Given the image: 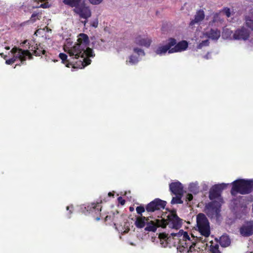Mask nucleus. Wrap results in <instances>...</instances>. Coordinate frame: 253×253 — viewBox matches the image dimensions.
<instances>
[{
  "mask_svg": "<svg viewBox=\"0 0 253 253\" xmlns=\"http://www.w3.org/2000/svg\"><path fill=\"white\" fill-rule=\"evenodd\" d=\"M188 47V43L186 41L183 40L178 43L176 42L175 44L171 47V49L169 51V53H173L184 51Z\"/></svg>",
  "mask_w": 253,
  "mask_h": 253,
  "instance_id": "14",
  "label": "nucleus"
},
{
  "mask_svg": "<svg viewBox=\"0 0 253 253\" xmlns=\"http://www.w3.org/2000/svg\"><path fill=\"white\" fill-rule=\"evenodd\" d=\"M197 227L201 235L208 237L211 233L210 223L206 216L200 213L196 217Z\"/></svg>",
  "mask_w": 253,
  "mask_h": 253,
  "instance_id": "5",
  "label": "nucleus"
},
{
  "mask_svg": "<svg viewBox=\"0 0 253 253\" xmlns=\"http://www.w3.org/2000/svg\"><path fill=\"white\" fill-rule=\"evenodd\" d=\"M27 42V40H25V41L23 43L25 44V43H26V42Z\"/></svg>",
  "mask_w": 253,
  "mask_h": 253,
  "instance_id": "48",
  "label": "nucleus"
},
{
  "mask_svg": "<svg viewBox=\"0 0 253 253\" xmlns=\"http://www.w3.org/2000/svg\"><path fill=\"white\" fill-rule=\"evenodd\" d=\"M37 47H38L37 43L35 45L30 44L29 46V49L33 51V55L36 56H40V53L38 51V48Z\"/></svg>",
  "mask_w": 253,
  "mask_h": 253,
  "instance_id": "24",
  "label": "nucleus"
},
{
  "mask_svg": "<svg viewBox=\"0 0 253 253\" xmlns=\"http://www.w3.org/2000/svg\"><path fill=\"white\" fill-rule=\"evenodd\" d=\"M11 51L12 53L15 54L14 57L13 58L6 60L5 61L6 64L11 65L13 64L15 61L16 58H19L20 60L21 63H23L24 61H26V58L27 56L28 57L29 59H33L32 54L28 50H23L21 48L13 47L11 49Z\"/></svg>",
  "mask_w": 253,
  "mask_h": 253,
  "instance_id": "6",
  "label": "nucleus"
},
{
  "mask_svg": "<svg viewBox=\"0 0 253 253\" xmlns=\"http://www.w3.org/2000/svg\"><path fill=\"white\" fill-rule=\"evenodd\" d=\"M167 202L159 198L155 199L146 206V211L148 212H154L156 211L164 209Z\"/></svg>",
  "mask_w": 253,
  "mask_h": 253,
  "instance_id": "10",
  "label": "nucleus"
},
{
  "mask_svg": "<svg viewBox=\"0 0 253 253\" xmlns=\"http://www.w3.org/2000/svg\"><path fill=\"white\" fill-rule=\"evenodd\" d=\"M64 3L71 7H74L73 11L79 15L81 19H88L91 16L89 6L85 1H63Z\"/></svg>",
  "mask_w": 253,
  "mask_h": 253,
  "instance_id": "4",
  "label": "nucleus"
},
{
  "mask_svg": "<svg viewBox=\"0 0 253 253\" xmlns=\"http://www.w3.org/2000/svg\"><path fill=\"white\" fill-rule=\"evenodd\" d=\"M146 226L144 228L145 231L148 232H155L159 227L165 228L167 226V222L164 219H156L155 220H147Z\"/></svg>",
  "mask_w": 253,
  "mask_h": 253,
  "instance_id": "9",
  "label": "nucleus"
},
{
  "mask_svg": "<svg viewBox=\"0 0 253 253\" xmlns=\"http://www.w3.org/2000/svg\"><path fill=\"white\" fill-rule=\"evenodd\" d=\"M224 13L226 14L227 17H229L230 16V10L228 8H225L223 10Z\"/></svg>",
  "mask_w": 253,
  "mask_h": 253,
  "instance_id": "40",
  "label": "nucleus"
},
{
  "mask_svg": "<svg viewBox=\"0 0 253 253\" xmlns=\"http://www.w3.org/2000/svg\"><path fill=\"white\" fill-rule=\"evenodd\" d=\"M5 48L7 50L9 49V47L7 46V47H6Z\"/></svg>",
  "mask_w": 253,
  "mask_h": 253,
  "instance_id": "47",
  "label": "nucleus"
},
{
  "mask_svg": "<svg viewBox=\"0 0 253 253\" xmlns=\"http://www.w3.org/2000/svg\"><path fill=\"white\" fill-rule=\"evenodd\" d=\"M221 205L217 201H212L205 206V211L211 219H218L220 217Z\"/></svg>",
  "mask_w": 253,
  "mask_h": 253,
  "instance_id": "7",
  "label": "nucleus"
},
{
  "mask_svg": "<svg viewBox=\"0 0 253 253\" xmlns=\"http://www.w3.org/2000/svg\"><path fill=\"white\" fill-rule=\"evenodd\" d=\"M73 209H74V207L72 205L70 206H67L66 207V210L67 211H69V216H68L69 218L70 217V215L73 212Z\"/></svg>",
  "mask_w": 253,
  "mask_h": 253,
  "instance_id": "39",
  "label": "nucleus"
},
{
  "mask_svg": "<svg viewBox=\"0 0 253 253\" xmlns=\"http://www.w3.org/2000/svg\"><path fill=\"white\" fill-rule=\"evenodd\" d=\"M59 57L62 60V62L65 64L66 67H70L71 66L74 68H78L74 60L72 59L71 57L69 59H67V55L65 53H60L59 55Z\"/></svg>",
  "mask_w": 253,
  "mask_h": 253,
  "instance_id": "19",
  "label": "nucleus"
},
{
  "mask_svg": "<svg viewBox=\"0 0 253 253\" xmlns=\"http://www.w3.org/2000/svg\"><path fill=\"white\" fill-rule=\"evenodd\" d=\"M38 51L40 53V56L42 55H45L46 51L44 50L42 47L41 46V44H38Z\"/></svg>",
  "mask_w": 253,
  "mask_h": 253,
  "instance_id": "35",
  "label": "nucleus"
},
{
  "mask_svg": "<svg viewBox=\"0 0 253 253\" xmlns=\"http://www.w3.org/2000/svg\"><path fill=\"white\" fill-rule=\"evenodd\" d=\"M159 238L160 239L161 244H164L165 242V244L167 245L168 244V241L169 240V237H168V235L166 233H160L159 235Z\"/></svg>",
  "mask_w": 253,
  "mask_h": 253,
  "instance_id": "25",
  "label": "nucleus"
},
{
  "mask_svg": "<svg viewBox=\"0 0 253 253\" xmlns=\"http://www.w3.org/2000/svg\"><path fill=\"white\" fill-rule=\"evenodd\" d=\"M101 205L100 203H92L89 204L85 209L87 211L92 214L95 219L97 221L100 219V212L101 211Z\"/></svg>",
  "mask_w": 253,
  "mask_h": 253,
  "instance_id": "11",
  "label": "nucleus"
},
{
  "mask_svg": "<svg viewBox=\"0 0 253 253\" xmlns=\"http://www.w3.org/2000/svg\"><path fill=\"white\" fill-rule=\"evenodd\" d=\"M138 61V58L133 55H131L129 57L128 62L131 64H135Z\"/></svg>",
  "mask_w": 253,
  "mask_h": 253,
  "instance_id": "31",
  "label": "nucleus"
},
{
  "mask_svg": "<svg viewBox=\"0 0 253 253\" xmlns=\"http://www.w3.org/2000/svg\"><path fill=\"white\" fill-rule=\"evenodd\" d=\"M89 42L88 36L84 33L79 34L77 42L74 45L68 48L67 51L70 57L73 60L80 59L78 61H75L79 68H83L90 64L91 60L86 57H94L93 50L88 47Z\"/></svg>",
  "mask_w": 253,
  "mask_h": 253,
  "instance_id": "1",
  "label": "nucleus"
},
{
  "mask_svg": "<svg viewBox=\"0 0 253 253\" xmlns=\"http://www.w3.org/2000/svg\"><path fill=\"white\" fill-rule=\"evenodd\" d=\"M206 35L210 39L217 40L220 36V31L217 29H211L206 33Z\"/></svg>",
  "mask_w": 253,
  "mask_h": 253,
  "instance_id": "22",
  "label": "nucleus"
},
{
  "mask_svg": "<svg viewBox=\"0 0 253 253\" xmlns=\"http://www.w3.org/2000/svg\"><path fill=\"white\" fill-rule=\"evenodd\" d=\"M169 190L174 195H183V187L180 182H172L169 184Z\"/></svg>",
  "mask_w": 253,
  "mask_h": 253,
  "instance_id": "17",
  "label": "nucleus"
},
{
  "mask_svg": "<svg viewBox=\"0 0 253 253\" xmlns=\"http://www.w3.org/2000/svg\"><path fill=\"white\" fill-rule=\"evenodd\" d=\"M3 53H0V55L1 56H3Z\"/></svg>",
  "mask_w": 253,
  "mask_h": 253,
  "instance_id": "50",
  "label": "nucleus"
},
{
  "mask_svg": "<svg viewBox=\"0 0 253 253\" xmlns=\"http://www.w3.org/2000/svg\"><path fill=\"white\" fill-rule=\"evenodd\" d=\"M108 195L109 197H113L114 196V194H113L111 192H109L108 194Z\"/></svg>",
  "mask_w": 253,
  "mask_h": 253,
  "instance_id": "45",
  "label": "nucleus"
},
{
  "mask_svg": "<svg viewBox=\"0 0 253 253\" xmlns=\"http://www.w3.org/2000/svg\"><path fill=\"white\" fill-rule=\"evenodd\" d=\"M209 44V42L208 40H206L202 41L200 42L197 46V48L199 49L202 48L204 46H208Z\"/></svg>",
  "mask_w": 253,
  "mask_h": 253,
  "instance_id": "34",
  "label": "nucleus"
},
{
  "mask_svg": "<svg viewBox=\"0 0 253 253\" xmlns=\"http://www.w3.org/2000/svg\"><path fill=\"white\" fill-rule=\"evenodd\" d=\"M81 22L84 24V26H85V24L87 22V19L85 20L84 19V21H81Z\"/></svg>",
  "mask_w": 253,
  "mask_h": 253,
  "instance_id": "44",
  "label": "nucleus"
},
{
  "mask_svg": "<svg viewBox=\"0 0 253 253\" xmlns=\"http://www.w3.org/2000/svg\"><path fill=\"white\" fill-rule=\"evenodd\" d=\"M49 4H48V2H45L44 3H42L39 6H33V8L42 7L43 8H46L47 7H49Z\"/></svg>",
  "mask_w": 253,
  "mask_h": 253,
  "instance_id": "37",
  "label": "nucleus"
},
{
  "mask_svg": "<svg viewBox=\"0 0 253 253\" xmlns=\"http://www.w3.org/2000/svg\"><path fill=\"white\" fill-rule=\"evenodd\" d=\"M98 20L96 19L90 22V26L94 28H97L98 27Z\"/></svg>",
  "mask_w": 253,
  "mask_h": 253,
  "instance_id": "38",
  "label": "nucleus"
},
{
  "mask_svg": "<svg viewBox=\"0 0 253 253\" xmlns=\"http://www.w3.org/2000/svg\"><path fill=\"white\" fill-rule=\"evenodd\" d=\"M220 21V18L219 16V14L218 13H214L213 16V19L211 21L212 23L217 22Z\"/></svg>",
  "mask_w": 253,
  "mask_h": 253,
  "instance_id": "33",
  "label": "nucleus"
},
{
  "mask_svg": "<svg viewBox=\"0 0 253 253\" xmlns=\"http://www.w3.org/2000/svg\"><path fill=\"white\" fill-rule=\"evenodd\" d=\"M41 13H33L31 17V21L34 22L37 20H40L41 17Z\"/></svg>",
  "mask_w": 253,
  "mask_h": 253,
  "instance_id": "29",
  "label": "nucleus"
},
{
  "mask_svg": "<svg viewBox=\"0 0 253 253\" xmlns=\"http://www.w3.org/2000/svg\"><path fill=\"white\" fill-rule=\"evenodd\" d=\"M210 253H221L219 250L218 245H211L210 249Z\"/></svg>",
  "mask_w": 253,
  "mask_h": 253,
  "instance_id": "27",
  "label": "nucleus"
},
{
  "mask_svg": "<svg viewBox=\"0 0 253 253\" xmlns=\"http://www.w3.org/2000/svg\"><path fill=\"white\" fill-rule=\"evenodd\" d=\"M240 233L245 237H249L253 234V221L247 222L240 229Z\"/></svg>",
  "mask_w": 253,
  "mask_h": 253,
  "instance_id": "15",
  "label": "nucleus"
},
{
  "mask_svg": "<svg viewBox=\"0 0 253 253\" xmlns=\"http://www.w3.org/2000/svg\"><path fill=\"white\" fill-rule=\"evenodd\" d=\"M176 43V40L173 38H170L168 40L167 44L165 45L159 46L155 51L157 54L162 55L166 53L171 49V47Z\"/></svg>",
  "mask_w": 253,
  "mask_h": 253,
  "instance_id": "13",
  "label": "nucleus"
},
{
  "mask_svg": "<svg viewBox=\"0 0 253 253\" xmlns=\"http://www.w3.org/2000/svg\"><path fill=\"white\" fill-rule=\"evenodd\" d=\"M145 210L146 208H145L144 207L142 206H138L136 208L137 213L138 214H140L141 216L142 215V213L145 211Z\"/></svg>",
  "mask_w": 253,
  "mask_h": 253,
  "instance_id": "32",
  "label": "nucleus"
},
{
  "mask_svg": "<svg viewBox=\"0 0 253 253\" xmlns=\"http://www.w3.org/2000/svg\"><path fill=\"white\" fill-rule=\"evenodd\" d=\"M173 237H177L180 245L187 250L188 253H198L195 251V247L197 243L195 241V237L193 235L190 237L187 232L183 230H179L177 233H171Z\"/></svg>",
  "mask_w": 253,
  "mask_h": 253,
  "instance_id": "2",
  "label": "nucleus"
},
{
  "mask_svg": "<svg viewBox=\"0 0 253 253\" xmlns=\"http://www.w3.org/2000/svg\"><path fill=\"white\" fill-rule=\"evenodd\" d=\"M151 39L145 37V36L143 37L140 35H138L135 38L134 42L139 45L143 46L146 47H148L150 46L151 43Z\"/></svg>",
  "mask_w": 253,
  "mask_h": 253,
  "instance_id": "18",
  "label": "nucleus"
},
{
  "mask_svg": "<svg viewBox=\"0 0 253 253\" xmlns=\"http://www.w3.org/2000/svg\"><path fill=\"white\" fill-rule=\"evenodd\" d=\"M176 195V197L172 198V199L171 201V204H182L183 201L181 200L182 195Z\"/></svg>",
  "mask_w": 253,
  "mask_h": 253,
  "instance_id": "26",
  "label": "nucleus"
},
{
  "mask_svg": "<svg viewBox=\"0 0 253 253\" xmlns=\"http://www.w3.org/2000/svg\"><path fill=\"white\" fill-rule=\"evenodd\" d=\"M193 197L192 194L188 193L186 196V201L187 202H190L193 200Z\"/></svg>",
  "mask_w": 253,
  "mask_h": 253,
  "instance_id": "41",
  "label": "nucleus"
},
{
  "mask_svg": "<svg viewBox=\"0 0 253 253\" xmlns=\"http://www.w3.org/2000/svg\"><path fill=\"white\" fill-rule=\"evenodd\" d=\"M188 190L190 192L195 194L198 192L199 188L196 184L192 183L189 185Z\"/></svg>",
  "mask_w": 253,
  "mask_h": 253,
  "instance_id": "28",
  "label": "nucleus"
},
{
  "mask_svg": "<svg viewBox=\"0 0 253 253\" xmlns=\"http://www.w3.org/2000/svg\"><path fill=\"white\" fill-rule=\"evenodd\" d=\"M108 218V216H106V217H105V219H106V220H107V218Z\"/></svg>",
  "mask_w": 253,
  "mask_h": 253,
  "instance_id": "49",
  "label": "nucleus"
},
{
  "mask_svg": "<svg viewBox=\"0 0 253 253\" xmlns=\"http://www.w3.org/2000/svg\"><path fill=\"white\" fill-rule=\"evenodd\" d=\"M205 17V13L203 10L200 9L198 10L195 15L194 19L190 21L189 25L193 26L196 24H198L204 20Z\"/></svg>",
  "mask_w": 253,
  "mask_h": 253,
  "instance_id": "20",
  "label": "nucleus"
},
{
  "mask_svg": "<svg viewBox=\"0 0 253 253\" xmlns=\"http://www.w3.org/2000/svg\"><path fill=\"white\" fill-rule=\"evenodd\" d=\"M118 201L121 205H124L126 203V201L122 197H119Z\"/></svg>",
  "mask_w": 253,
  "mask_h": 253,
  "instance_id": "42",
  "label": "nucleus"
},
{
  "mask_svg": "<svg viewBox=\"0 0 253 253\" xmlns=\"http://www.w3.org/2000/svg\"><path fill=\"white\" fill-rule=\"evenodd\" d=\"M93 5H97L100 3L102 1H89Z\"/></svg>",
  "mask_w": 253,
  "mask_h": 253,
  "instance_id": "43",
  "label": "nucleus"
},
{
  "mask_svg": "<svg viewBox=\"0 0 253 253\" xmlns=\"http://www.w3.org/2000/svg\"><path fill=\"white\" fill-rule=\"evenodd\" d=\"M147 220H149L148 217L140 216L136 217L134 224L138 228H142L146 225Z\"/></svg>",
  "mask_w": 253,
  "mask_h": 253,
  "instance_id": "21",
  "label": "nucleus"
},
{
  "mask_svg": "<svg viewBox=\"0 0 253 253\" xmlns=\"http://www.w3.org/2000/svg\"><path fill=\"white\" fill-rule=\"evenodd\" d=\"M246 25L253 31V20L249 17L246 18Z\"/></svg>",
  "mask_w": 253,
  "mask_h": 253,
  "instance_id": "30",
  "label": "nucleus"
},
{
  "mask_svg": "<svg viewBox=\"0 0 253 253\" xmlns=\"http://www.w3.org/2000/svg\"><path fill=\"white\" fill-rule=\"evenodd\" d=\"M250 37L249 31L244 27H242L235 31L233 37L236 40H247Z\"/></svg>",
  "mask_w": 253,
  "mask_h": 253,
  "instance_id": "16",
  "label": "nucleus"
},
{
  "mask_svg": "<svg viewBox=\"0 0 253 253\" xmlns=\"http://www.w3.org/2000/svg\"><path fill=\"white\" fill-rule=\"evenodd\" d=\"M133 51H134V52L136 53L139 55H144V54H145V53H144V51L142 49H141L140 48H137V47L134 48L133 49Z\"/></svg>",
  "mask_w": 253,
  "mask_h": 253,
  "instance_id": "36",
  "label": "nucleus"
},
{
  "mask_svg": "<svg viewBox=\"0 0 253 253\" xmlns=\"http://www.w3.org/2000/svg\"><path fill=\"white\" fill-rule=\"evenodd\" d=\"M253 191V179H239L232 182L231 193L235 195L237 193L242 195L248 194Z\"/></svg>",
  "mask_w": 253,
  "mask_h": 253,
  "instance_id": "3",
  "label": "nucleus"
},
{
  "mask_svg": "<svg viewBox=\"0 0 253 253\" xmlns=\"http://www.w3.org/2000/svg\"><path fill=\"white\" fill-rule=\"evenodd\" d=\"M166 220L167 225H169L173 228L178 229L180 228L182 225V219L179 218L177 214L176 210H172L169 214L167 216Z\"/></svg>",
  "mask_w": 253,
  "mask_h": 253,
  "instance_id": "8",
  "label": "nucleus"
},
{
  "mask_svg": "<svg viewBox=\"0 0 253 253\" xmlns=\"http://www.w3.org/2000/svg\"><path fill=\"white\" fill-rule=\"evenodd\" d=\"M129 210H130V211H132L133 210V208L130 207V208H129Z\"/></svg>",
  "mask_w": 253,
  "mask_h": 253,
  "instance_id": "46",
  "label": "nucleus"
},
{
  "mask_svg": "<svg viewBox=\"0 0 253 253\" xmlns=\"http://www.w3.org/2000/svg\"><path fill=\"white\" fill-rule=\"evenodd\" d=\"M231 241L228 236L222 235L219 239V243L222 247H226L230 244Z\"/></svg>",
  "mask_w": 253,
  "mask_h": 253,
  "instance_id": "23",
  "label": "nucleus"
},
{
  "mask_svg": "<svg viewBox=\"0 0 253 253\" xmlns=\"http://www.w3.org/2000/svg\"><path fill=\"white\" fill-rule=\"evenodd\" d=\"M227 185L224 183L214 185L210 189L209 192V198L212 200L220 196L222 191L226 188Z\"/></svg>",
  "mask_w": 253,
  "mask_h": 253,
  "instance_id": "12",
  "label": "nucleus"
}]
</instances>
